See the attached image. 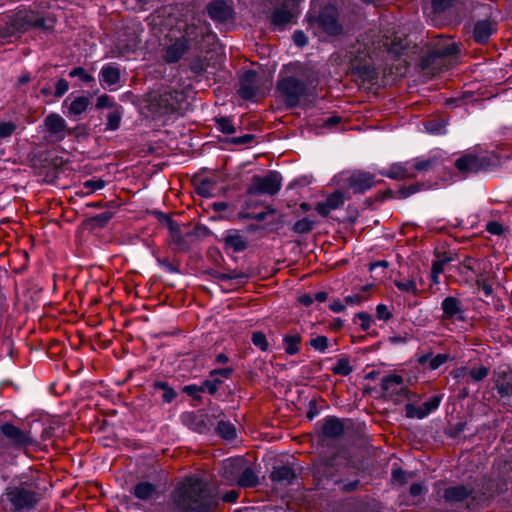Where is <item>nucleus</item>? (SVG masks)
I'll use <instances>...</instances> for the list:
<instances>
[{
    "instance_id": "obj_26",
    "label": "nucleus",
    "mask_w": 512,
    "mask_h": 512,
    "mask_svg": "<svg viewBox=\"0 0 512 512\" xmlns=\"http://www.w3.org/2000/svg\"><path fill=\"white\" fill-rule=\"evenodd\" d=\"M157 494L156 486L150 482L142 481L135 485L133 495L143 501L151 500Z\"/></svg>"
},
{
    "instance_id": "obj_48",
    "label": "nucleus",
    "mask_w": 512,
    "mask_h": 512,
    "mask_svg": "<svg viewBox=\"0 0 512 512\" xmlns=\"http://www.w3.org/2000/svg\"><path fill=\"white\" fill-rule=\"evenodd\" d=\"M357 318L360 321V326L363 331H367L370 329V327L373 323V318L370 314L361 312V313L357 314Z\"/></svg>"
},
{
    "instance_id": "obj_33",
    "label": "nucleus",
    "mask_w": 512,
    "mask_h": 512,
    "mask_svg": "<svg viewBox=\"0 0 512 512\" xmlns=\"http://www.w3.org/2000/svg\"><path fill=\"white\" fill-rule=\"evenodd\" d=\"M158 219L159 221L166 225L167 228L169 229L172 237L174 239L176 238H179L180 237V228H179V225L174 222L168 215L164 214V213H161V212H158Z\"/></svg>"
},
{
    "instance_id": "obj_64",
    "label": "nucleus",
    "mask_w": 512,
    "mask_h": 512,
    "mask_svg": "<svg viewBox=\"0 0 512 512\" xmlns=\"http://www.w3.org/2000/svg\"><path fill=\"white\" fill-rule=\"evenodd\" d=\"M164 393H163V401L166 402V403H170L175 397H176V393L175 391L168 387L167 389L163 390Z\"/></svg>"
},
{
    "instance_id": "obj_46",
    "label": "nucleus",
    "mask_w": 512,
    "mask_h": 512,
    "mask_svg": "<svg viewBox=\"0 0 512 512\" xmlns=\"http://www.w3.org/2000/svg\"><path fill=\"white\" fill-rule=\"evenodd\" d=\"M83 186L87 189V193H92L103 189L105 187V181L101 179H90L85 181Z\"/></svg>"
},
{
    "instance_id": "obj_47",
    "label": "nucleus",
    "mask_w": 512,
    "mask_h": 512,
    "mask_svg": "<svg viewBox=\"0 0 512 512\" xmlns=\"http://www.w3.org/2000/svg\"><path fill=\"white\" fill-rule=\"evenodd\" d=\"M449 359L448 354H437L435 356H432L429 361V368L431 370H436L440 366H442L444 363H446Z\"/></svg>"
},
{
    "instance_id": "obj_10",
    "label": "nucleus",
    "mask_w": 512,
    "mask_h": 512,
    "mask_svg": "<svg viewBox=\"0 0 512 512\" xmlns=\"http://www.w3.org/2000/svg\"><path fill=\"white\" fill-rule=\"evenodd\" d=\"M8 498L17 510L31 508L37 502L36 494L26 488H14L8 492Z\"/></svg>"
},
{
    "instance_id": "obj_51",
    "label": "nucleus",
    "mask_w": 512,
    "mask_h": 512,
    "mask_svg": "<svg viewBox=\"0 0 512 512\" xmlns=\"http://www.w3.org/2000/svg\"><path fill=\"white\" fill-rule=\"evenodd\" d=\"M457 51H458L457 45L455 43L451 42V43L447 44L445 47L438 49L436 51V54L438 56L442 57V56L454 55L457 53Z\"/></svg>"
},
{
    "instance_id": "obj_40",
    "label": "nucleus",
    "mask_w": 512,
    "mask_h": 512,
    "mask_svg": "<svg viewBox=\"0 0 512 512\" xmlns=\"http://www.w3.org/2000/svg\"><path fill=\"white\" fill-rule=\"evenodd\" d=\"M17 124L14 121H1L0 122V139H6L12 136L16 131Z\"/></svg>"
},
{
    "instance_id": "obj_55",
    "label": "nucleus",
    "mask_w": 512,
    "mask_h": 512,
    "mask_svg": "<svg viewBox=\"0 0 512 512\" xmlns=\"http://www.w3.org/2000/svg\"><path fill=\"white\" fill-rule=\"evenodd\" d=\"M275 212H276V210L274 208L269 207L266 212H260V213H255V214H244V215H242V217L254 219L256 221L261 222L266 219L268 214H274Z\"/></svg>"
},
{
    "instance_id": "obj_1",
    "label": "nucleus",
    "mask_w": 512,
    "mask_h": 512,
    "mask_svg": "<svg viewBox=\"0 0 512 512\" xmlns=\"http://www.w3.org/2000/svg\"><path fill=\"white\" fill-rule=\"evenodd\" d=\"M358 45L357 49L351 51L353 56L351 61L354 69H360L361 63H364L363 67H366V58L370 60L377 59L384 53L396 56L407 47L405 40L402 38L394 37L391 39V36L386 34L380 38L375 33L362 36L361 40H358Z\"/></svg>"
},
{
    "instance_id": "obj_5",
    "label": "nucleus",
    "mask_w": 512,
    "mask_h": 512,
    "mask_svg": "<svg viewBox=\"0 0 512 512\" xmlns=\"http://www.w3.org/2000/svg\"><path fill=\"white\" fill-rule=\"evenodd\" d=\"M281 182V175L275 171H270L268 174L264 176H254L252 179V183L248 188V194L274 195L281 189Z\"/></svg>"
},
{
    "instance_id": "obj_3",
    "label": "nucleus",
    "mask_w": 512,
    "mask_h": 512,
    "mask_svg": "<svg viewBox=\"0 0 512 512\" xmlns=\"http://www.w3.org/2000/svg\"><path fill=\"white\" fill-rule=\"evenodd\" d=\"M506 143L502 144L495 151H492L491 157L488 155H475L467 153L455 162L458 171L469 174L478 172L491 165H498L502 160L512 157V128H507L505 131Z\"/></svg>"
},
{
    "instance_id": "obj_8",
    "label": "nucleus",
    "mask_w": 512,
    "mask_h": 512,
    "mask_svg": "<svg viewBox=\"0 0 512 512\" xmlns=\"http://www.w3.org/2000/svg\"><path fill=\"white\" fill-rule=\"evenodd\" d=\"M277 7L272 14V22L276 26L288 24L297 14L300 0H278Z\"/></svg>"
},
{
    "instance_id": "obj_14",
    "label": "nucleus",
    "mask_w": 512,
    "mask_h": 512,
    "mask_svg": "<svg viewBox=\"0 0 512 512\" xmlns=\"http://www.w3.org/2000/svg\"><path fill=\"white\" fill-rule=\"evenodd\" d=\"M1 431L16 446L25 447L34 443L29 432L22 431L13 424L5 423L2 425Z\"/></svg>"
},
{
    "instance_id": "obj_52",
    "label": "nucleus",
    "mask_w": 512,
    "mask_h": 512,
    "mask_svg": "<svg viewBox=\"0 0 512 512\" xmlns=\"http://www.w3.org/2000/svg\"><path fill=\"white\" fill-rule=\"evenodd\" d=\"M376 316L379 320L387 321L391 318V312L384 304H379L376 307Z\"/></svg>"
},
{
    "instance_id": "obj_11",
    "label": "nucleus",
    "mask_w": 512,
    "mask_h": 512,
    "mask_svg": "<svg viewBox=\"0 0 512 512\" xmlns=\"http://www.w3.org/2000/svg\"><path fill=\"white\" fill-rule=\"evenodd\" d=\"M337 10L333 6L325 7L317 18L318 26L329 35H336L340 31L337 21Z\"/></svg>"
},
{
    "instance_id": "obj_7",
    "label": "nucleus",
    "mask_w": 512,
    "mask_h": 512,
    "mask_svg": "<svg viewBox=\"0 0 512 512\" xmlns=\"http://www.w3.org/2000/svg\"><path fill=\"white\" fill-rule=\"evenodd\" d=\"M305 89V84L295 77L283 78L278 83V90L286 97L289 105H296Z\"/></svg>"
},
{
    "instance_id": "obj_39",
    "label": "nucleus",
    "mask_w": 512,
    "mask_h": 512,
    "mask_svg": "<svg viewBox=\"0 0 512 512\" xmlns=\"http://www.w3.org/2000/svg\"><path fill=\"white\" fill-rule=\"evenodd\" d=\"M197 192L199 195L209 198L214 195L215 187L210 180L204 179L199 183L197 187Z\"/></svg>"
},
{
    "instance_id": "obj_29",
    "label": "nucleus",
    "mask_w": 512,
    "mask_h": 512,
    "mask_svg": "<svg viewBox=\"0 0 512 512\" xmlns=\"http://www.w3.org/2000/svg\"><path fill=\"white\" fill-rule=\"evenodd\" d=\"M301 337L298 334L285 335L283 338L284 350L288 355H295L300 350Z\"/></svg>"
},
{
    "instance_id": "obj_2",
    "label": "nucleus",
    "mask_w": 512,
    "mask_h": 512,
    "mask_svg": "<svg viewBox=\"0 0 512 512\" xmlns=\"http://www.w3.org/2000/svg\"><path fill=\"white\" fill-rule=\"evenodd\" d=\"M173 502L182 512H208L212 496L204 481L197 477H189L175 490Z\"/></svg>"
},
{
    "instance_id": "obj_58",
    "label": "nucleus",
    "mask_w": 512,
    "mask_h": 512,
    "mask_svg": "<svg viewBox=\"0 0 512 512\" xmlns=\"http://www.w3.org/2000/svg\"><path fill=\"white\" fill-rule=\"evenodd\" d=\"M233 370L231 368L214 369L210 372L212 378H218V376L228 379L232 375Z\"/></svg>"
},
{
    "instance_id": "obj_17",
    "label": "nucleus",
    "mask_w": 512,
    "mask_h": 512,
    "mask_svg": "<svg viewBox=\"0 0 512 512\" xmlns=\"http://www.w3.org/2000/svg\"><path fill=\"white\" fill-rule=\"evenodd\" d=\"M344 204V195L341 191L330 194L325 201L317 203L315 209L322 217H327L331 211L340 208Z\"/></svg>"
},
{
    "instance_id": "obj_38",
    "label": "nucleus",
    "mask_w": 512,
    "mask_h": 512,
    "mask_svg": "<svg viewBox=\"0 0 512 512\" xmlns=\"http://www.w3.org/2000/svg\"><path fill=\"white\" fill-rule=\"evenodd\" d=\"M216 126L217 129L224 134H233L236 131L232 120L228 117H221L216 119Z\"/></svg>"
},
{
    "instance_id": "obj_15",
    "label": "nucleus",
    "mask_w": 512,
    "mask_h": 512,
    "mask_svg": "<svg viewBox=\"0 0 512 512\" xmlns=\"http://www.w3.org/2000/svg\"><path fill=\"white\" fill-rule=\"evenodd\" d=\"M381 174L394 180H404L416 177L411 161L394 163L388 170L381 172Z\"/></svg>"
},
{
    "instance_id": "obj_18",
    "label": "nucleus",
    "mask_w": 512,
    "mask_h": 512,
    "mask_svg": "<svg viewBox=\"0 0 512 512\" xmlns=\"http://www.w3.org/2000/svg\"><path fill=\"white\" fill-rule=\"evenodd\" d=\"M99 79L104 88L111 90L120 81V70L114 64H105L100 70Z\"/></svg>"
},
{
    "instance_id": "obj_34",
    "label": "nucleus",
    "mask_w": 512,
    "mask_h": 512,
    "mask_svg": "<svg viewBox=\"0 0 512 512\" xmlns=\"http://www.w3.org/2000/svg\"><path fill=\"white\" fill-rule=\"evenodd\" d=\"M217 432L222 438L226 440H232L236 437L235 427L230 422H219L217 425Z\"/></svg>"
},
{
    "instance_id": "obj_9",
    "label": "nucleus",
    "mask_w": 512,
    "mask_h": 512,
    "mask_svg": "<svg viewBox=\"0 0 512 512\" xmlns=\"http://www.w3.org/2000/svg\"><path fill=\"white\" fill-rule=\"evenodd\" d=\"M192 33L186 32L180 38L170 43L164 50L163 59L167 63H175L179 61L189 48V40Z\"/></svg>"
},
{
    "instance_id": "obj_53",
    "label": "nucleus",
    "mask_w": 512,
    "mask_h": 512,
    "mask_svg": "<svg viewBox=\"0 0 512 512\" xmlns=\"http://www.w3.org/2000/svg\"><path fill=\"white\" fill-rule=\"evenodd\" d=\"M183 391L193 398H198L201 393L205 392V388L198 385H187L183 388Z\"/></svg>"
},
{
    "instance_id": "obj_32",
    "label": "nucleus",
    "mask_w": 512,
    "mask_h": 512,
    "mask_svg": "<svg viewBox=\"0 0 512 512\" xmlns=\"http://www.w3.org/2000/svg\"><path fill=\"white\" fill-rule=\"evenodd\" d=\"M331 371L336 375L348 376L353 371V367L348 358H339Z\"/></svg>"
},
{
    "instance_id": "obj_21",
    "label": "nucleus",
    "mask_w": 512,
    "mask_h": 512,
    "mask_svg": "<svg viewBox=\"0 0 512 512\" xmlns=\"http://www.w3.org/2000/svg\"><path fill=\"white\" fill-rule=\"evenodd\" d=\"M344 424L336 417H328L324 420L322 425V433L329 438H336L343 434Z\"/></svg>"
},
{
    "instance_id": "obj_16",
    "label": "nucleus",
    "mask_w": 512,
    "mask_h": 512,
    "mask_svg": "<svg viewBox=\"0 0 512 512\" xmlns=\"http://www.w3.org/2000/svg\"><path fill=\"white\" fill-rule=\"evenodd\" d=\"M441 399L438 396L430 398L428 401L422 403V405L416 407L413 405L406 406V414L411 418L423 419L431 412L436 410L440 405Z\"/></svg>"
},
{
    "instance_id": "obj_56",
    "label": "nucleus",
    "mask_w": 512,
    "mask_h": 512,
    "mask_svg": "<svg viewBox=\"0 0 512 512\" xmlns=\"http://www.w3.org/2000/svg\"><path fill=\"white\" fill-rule=\"evenodd\" d=\"M486 230L493 235H501L503 233V226L497 221L487 223Z\"/></svg>"
},
{
    "instance_id": "obj_62",
    "label": "nucleus",
    "mask_w": 512,
    "mask_h": 512,
    "mask_svg": "<svg viewBox=\"0 0 512 512\" xmlns=\"http://www.w3.org/2000/svg\"><path fill=\"white\" fill-rule=\"evenodd\" d=\"M330 309L335 312V313H340V312H343L345 310V305L343 304V302L339 299L337 300H333L331 303H330Z\"/></svg>"
},
{
    "instance_id": "obj_42",
    "label": "nucleus",
    "mask_w": 512,
    "mask_h": 512,
    "mask_svg": "<svg viewBox=\"0 0 512 512\" xmlns=\"http://www.w3.org/2000/svg\"><path fill=\"white\" fill-rule=\"evenodd\" d=\"M468 374L470 377L476 381H482L484 378H486L489 374V368L483 365H480L478 367H474L468 371Z\"/></svg>"
},
{
    "instance_id": "obj_30",
    "label": "nucleus",
    "mask_w": 512,
    "mask_h": 512,
    "mask_svg": "<svg viewBox=\"0 0 512 512\" xmlns=\"http://www.w3.org/2000/svg\"><path fill=\"white\" fill-rule=\"evenodd\" d=\"M258 476L251 468H245L237 479L240 487H254L258 484Z\"/></svg>"
},
{
    "instance_id": "obj_6",
    "label": "nucleus",
    "mask_w": 512,
    "mask_h": 512,
    "mask_svg": "<svg viewBox=\"0 0 512 512\" xmlns=\"http://www.w3.org/2000/svg\"><path fill=\"white\" fill-rule=\"evenodd\" d=\"M41 127L45 138L49 141H62L69 134V128L67 127L65 119L57 113L48 114L44 118Z\"/></svg>"
},
{
    "instance_id": "obj_41",
    "label": "nucleus",
    "mask_w": 512,
    "mask_h": 512,
    "mask_svg": "<svg viewBox=\"0 0 512 512\" xmlns=\"http://www.w3.org/2000/svg\"><path fill=\"white\" fill-rule=\"evenodd\" d=\"M395 285L399 290H401L403 292H407V293H411V294L417 293V285L414 280L404 279V280L395 281Z\"/></svg>"
},
{
    "instance_id": "obj_24",
    "label": "nucleus",
    "mask_w": 512,
    "mask_h": 512,
    "mask_svg": "<svg viewBox=\"0 0 512 512\" xmlns=\"http://www.w3.org/2000/svg\"><path fill=\"white\" fill-rule=\"evenodd\" d=\"M295 477V473L289 466L281 465L273 468L270 478L273 482L280 484H290Z\"/></svg>"
},
{
    "instance_id": "obj_12",
    "label": "nucleus",
    "mask_w": 512,
    "mask_h": 512,
    "mask_svg": "<svg viewBox=\"0 0 512 512\" xmlns=\"http://www.w3.org/2000/svg\"><path fill=\"white\" fill-rule=\"evenodd\" d=\"M441 308L443 311V320L449 321H464L465 312L462 306V302L453 296H448L443 299Z\"/></svg>"
},
{
    "instance_id": "obj_25",
    "label": "nucleus",
    "mask_w": 512,
    "mask_h": 512,
    "mask_svg": "<svg viewBox=\"0 0 512 512\" xmlns=\"http://www.w3.org/2000/svg\"><path fill=\"white\" fill-rule=\"evenodd\" d=\"M208 14L212 19L224 21L230 17L231 8L223 1H215L208 6Z\"/></svg>"
},
{
    "instance_id": "obj_28",
    "label": "nucleus",
    "mask_w": 512,
    "mask_h": 512,
    "mask_svg": "<svg viewBox=\"0 0 512 512\" xmlns=\"http://www.w3.org/2000/svg\"><path fill=\"white\" fill-rule=\"evenodd\" d=\"M411 162H412L413 171L416 173V175L421 172H427V171L433 170L439 164L438 159L436 157L416 158V159L412 160Z\"/></svg>"
},
{
    "instance_id": "obj_63",
    "label": "nucleus",
    "mask_w": 512,
    "mask_h": 512,
    "mask_svg": "<svg viewBox=\"0 0 512 512\" xmlns=\"http://www.w3.org/2000/svg\"><path fill=\"white\" fill-rule=\"evenodd\" d=\"M238 496H239L238 491L231 490L222 496V500L225 502H228V503H233L237 500Z\"/></svg>"
},
{
    "instance_id": "obj_20",
    "label": "nucleus",
    "mask_w": 512,
    "mask_h": 512,
    "mask_svg": "<svg viewBox=\"0 0 512 512\" xmlns=\"http://www.w3.org/2000/svg\"><path fill=\"white\" fill-rule=\"evenodd\" d=\"M68 101H70V103L68 105L67 114L70 117L80 116L87 110L88 106L90 105V100L86 96H77L73 99L67 98L63 102V105H67Z\"/></svg>"
},
{
    "instance_id": "obj_54",
    "label": "nucleus",
    "mask_w": 512,
    "mask_h": 512,
    "mask_svg": "<svg viewBox=\"0 0 512 512\" xmlns=\"http://www.w3.org/2000/svg\"><path fill=\"white\" fill-rule=\"evenodd\" d=\"M454 0H432V8L435 12H442L452 5Z\"/></svg>"
},
{
    "instance_id": "obj_19",
    "label": "nucleus",
    "mask_w": 512,
    "mask_h": 512,
    "mask_svg": "<svg viewBox=\"0 0 512 512\" xmlns=\"http://www.w3.org/2000/svg\"><path fill=\"white\" fill-rule=\"evenodd\" d=\"M349 186L355 192L365 191L370 189L374 184L373 176L367 172H356L351 174L348 179Z\"/></svg>"
},
{
    "instance_id": "obj_57",
    "label": "nucleus",
    "mask_w": 512,
    "mask_h": 512,
    "mask_svg": "<svg viewBox=\"0 0 512 512\" xmlns=\"http://www.w3.org/2000/svg\"><path fill=\"white\" fill-rule=\"evenodd\" d=\"M112 105H113L112 99L107 94H103L97 98L96 107L99 109L110 108Z\"/></svg>"
},
{
    "instance_id": "obj_31",
    "label": "nucleus",
    "mask_w": 512,
    "mask_h": 512,
    "mask_svg": "<svg viewBox=\"0 0 512 512\" xmlns=\"http://www.w3.org/2000/svg\"><path fill=\"white\" fill-rule=\"evenodd\" d=\"M403 382H404L403 378L400 375H397V374L388 375L382 379V389L386 393H393L395 390L394 388L402 389Z\"/></svg>"
},
{
    "instance_id": "obj_36",
    "label": "nucleus",
    "mask_w": 512,
    "mask_h": 512,
    "mask_svg": "<svg viewBox=\"0 0 512 512\" xmlns=\"http://www.w3.org/2000/svg\"><path fill=\"white\" fill-rule=\"evenodd\" d=\"M315 222L308 217L302 218L295 222L293 231L298 234L310 232L314 228Z\"/></svg>"
},
{
    "instance_id": "obj_44",
    "label": "nucleus",
    "mask_w": 512,
    "mask_h": 512,
    "mask_svg": "<svg viewBox=\"0 0 512 512\" xmlns=\"http://www.w3.org/2000/svg\"><path fill=\"white\" fill-rule=\"evenodd\" d=\"M251 340L252 343L262 351H266L269 347L266 336L262 332H254Z\"/></svg>"
},
{
    "instance_id": "obj_59",
    "label": "nucleus",
    "mask_w": 512,
    "mask_h": 512,
    "mask_svg": "<svg viewBox=\"0 0 512 512\" xmlns=\"http://www.w3.org/2000/svg\"><path fill=\"white\" fill-rule=\"evenodd\" d=\"M392 479L394 482L404 484L407 481V473L401 469H394L392 471Z\"/></svg>"
},
{
    "instance_id": "obj_49",
    "label": "nucleus",
    "mask_w": 512,
    "mask_h": 512,
    "mask_svg": "<svg viewBox=\"0 0 512 512\" xmlns=\"http://www.w3.org/2000/svg\"><path fill=\"white\" fill-rule=\"evenodd\" d=\"M221 383L219 378H213L212 380H205L200 387L205 388V391L211 395L215 394L218 390V385Z\"/></svg>"
},
{
    "instance_id": "obj_27",
    "label": "nucleus",
    "mask_w": 512,
    "mask_h": 512,
    "mask_svg": "<svg viewBox=\"0 0 512 512\" xmlns=\"http://www.w3.org/2000/svg\"><path fill=\"white\" fill-rule=\"evenodd\" d=\"M224 241L225 247L232 249L234 252H242L248 245L246 238L236 231L229 233Z\"/></svg>"
},
{
    "instance_id": "obj_37",
    "label": "nucleus",
    "mask_w": 512,
    "mask_h": 512,
    "mask_svg": "<svg viewBox=\"0 0 512 512\" xmlns=\"http://www.w3.org/2000/svg\"><path fill=\"white\" fill-rule=\"evenodd\" d=\"M425 128L430 134L440 135L446 132V123L444 120H429L425 123Z\"/></svg>"
},
{
    "instance_id": "obj_35",
    "label": "nucleus",
    "mask_w": 512,
    "mask_h": 512,
    "mask_svg": "<svg viewBox=\"0 0 512 512\" xmlns=\"http://www.w3.org/2000/svg\"><path fill=\"white\" fill-rule=\"evenodd\" d=\"M71 78H78L83 83H95V78L82 67H76L69 72Z\"/></svg>"
},
{
    "instance_id": "obj_45",
    "label": "nucleus",
    "mask_w": 512,
    "mask_h": 512,
    "mask_svg": "<svg viewBox=\"0 0 512 512\" xmlns=\"http://www.w3.org/2000/svg\"><path fill=\"white\" fill-rule=\"evenodd\" d=\"M310 345L313 349L319 352H325L328 348V338L326 336H317L310 340Z\"/></svg>"
},
{
    "instance_id": "obj_43",
    "label": "nucleus",
    "mask_w": 512,
    "mask_h": 512,
    "mask_svg": "<svg viewBox=\"0 0 512 512\" xmlns=\"http://www.w3.org/2000/svg\"><path fill=\"white\" fill-rule=\"evenodd\" d=\"M121 122V113L119 111H112L107 116V129L116 130L119 128Z\"/></svg>"
},
{
    "instance_id": "obj_4",
    "label": "nucleus",
    "mask_w": 512,
    "mask_h": 512,
    "mask_svg": "<svg viewBox=\"0 0 512 512\" xmlns=\"http://www.w3.org/2000/svg\"><path fill=\"white\" fill-rule=\"evenodd\" d=\"M271 85V77L247 70L241 76L238 93L244 100H257L265 96Z\"/></svg>"
},
{
    "instance_id": "obj_50",
    "label": "nucleus",
    "mask_w": 512,
    "mask_h": 512,
    "mask_svg": "<svg viewBox=\"0 0 512 512\" xmlns=\"http://www.w3.org/2000/svg\"><path fill=\"white\" fill-rule=\"evenodd\" d=\"M69 90V83L67 80L61 78L55 85V96L62 97Z\"/></svg>"
},
{
    "instance_id": "obj_22",
    "label": "nucleus",
    "mask_w": 512,
    "mask_h": 512,
    "mask_svg": "<svg viewBox=\"0 0 512 512\" xmlns=\"http://www.w3.org/2000/svg\"><path fill=\"white\" fill-rule=\"evenodd\" d=\"M495 30L494 23L488 20L478 21L474 28V38L478 43H486Z\"/></svg>"
},
{
    "instance_id": "obj_23",
    "label": "nucleus",
    "mask_w": 512,
    "mask_h": 512,
    "mask_svg": "<svg viewBox=\"0 0 512 512\" xmlns=\"http://www.w3.org/2000/svg\"><path fill=\"white\" fill-rule=\"evenodd\" d=\"M495 387L501 397H512V372L498 373L495 379Z\"/></svg>"
},
{
    "instance_id": "obj_60",
    "label": "nucleus",
    "mask_w": 512,
    "mask_h": 512,
    "mask_svg": "<svg viewBox=\"0 0 512 512\" xmlns=\"http://www.w3.org/2000/svg\"><path fill=\"white\" fill-rule=\"evenodd\" d=\"M294 42L297 46H304L307 44L308 39L302 31H295L293 35Z\"/></svg>"
},
{
    "instance_id": "obj_13",
    "label": "nucleus",
    "mask_w": 512,
    "mask_h": 512,
    "mask_svg": "<svg viewBox=\"0 0 512 512\" xmlns=\"http://www.w3.org/2000/svg\"><path fill=\"white\" fill-rule=\"evenodd\" d=\"M444 498L450 503L468 500L467 507L471 510H474L478 506V503H472L476 500V496L473 495V491L468 490L464 486L447 488L444 493Z\"/></svg>"
},
{
    "instance_id": "obj_61",
    "label": "nucleus",
    "mask_w": 512,
    "mask_h": 512,
    "mask_svg": "<svg viewBox=\"0 0 512 512\" xmlns=\"http://www.w3.org/2000/svg\"><path fill=\"white\" fill-rule=\"evenodd\" d=\"M444 264H445V261H441V260L434 261L433 264H432L431 271L436 276H440L443 273V271H444Z\"/></svg>"
}]
</instances>
